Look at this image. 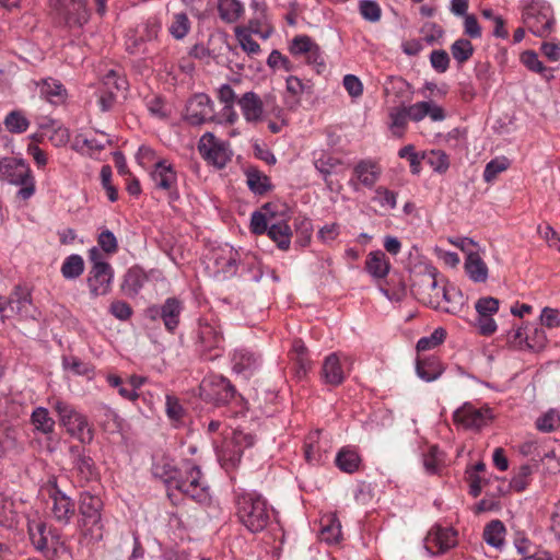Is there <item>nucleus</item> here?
Here are the masks:
<instances>
[{"label": "nucleus", "instance_id": "f257e3e1", "mask_svg": "<svg viewBox=\"0 0 560 560\" xmlns=\"http://www.w3.org/2000/svg\"><path fill=\"white\" fill-rule=\"evenodd\" d=\"M152 474L166 485L168 491L177 490L199 504L207 505L211 501L200 467L189 459L177 467L168 457H162L153 464Z\"/></svg>", "mask_w": 560, "mask_h": 560}, {"label": "nucleus", "instance_id": "f03ea898", "mask_svg": "<svg viewBox=\"0 0 560 560\" xmlns=\"http://www.w3.org/2000/svg\"><path fill=\"white\" fill-rule=\"evenodd\" d=\"M236 516L240 523L253 534L262 532L269 524L273 509L266 498L255 490L234 491Z\"/></svg>", "mask_w": 560, "mask_h": 560}, {"label": "nucleus", "instance_id": "7ed1b4c3", "mask_svg": "<svg viewBox=\"0 0 560 560\" xmlns=\"http://www.w3.org/2000/svg\"><path fill=\"white\" fill-rule=\"evenodd\" d=\"M48 402L56 412L59 425L62 427L71 438L83 444L91 443L94 434L85 415L60 397H51Z\"/></svg>", "mask_w": 560, "mask_h": 560}, {"label": "nucleus", "instance_id": "20e7f679", "mask_svg": "<svg viewBox=\"0 0 560 560\" xmlns=\"http://www.w3.org/2000/svg\"><path fill=\"white\" fill-rule=\"evenodd\" d=\"M103 501L100 495L83 491L79 497V526L82 536L90 542H98L104 537L102 520Z\"/></svg>", "mask_w": 560, "mask_h": 560}, {"label": "nucleus", "instance_id": "39448f33", "mask_svg": "<svg viewBox=\"0 0 560 560\" xmlns=\"http://www.w3.org/2000/svg\"><path fill=\"white\" fill-rule=\"evenodd\" d=\"M0 180L20 186L16 197L21 200H28L36 190L32 171L23 159L13 156L0 159Z\"/></svg>", "mask_w": 560, "mask_h": 560}, {"label": "nucleus", "instance_id": "423d86ee", "mask_svg": "<svg viewBox=\"0 0 560 560\" xmlns=\"http://www.w3.org/2000/svg\"><path fill=\"white\" fill-rule=\"evenodd\" d=\"M27 532L34 548L46 558L52 559L61 547L60 537L47 529L46 523L37 512L26 515Z\"/></svg>", "mask_w": 560, "mask_h": 560}, {"label": "nucleus", "instance_id": "0eeeda50", "mask_svg": "<svg viewBox=\"0 0 560 560\" xmlns=\"http://www.w3.org/2000/svg\"><path fill=\"white\" fill-rule=\"evenodd\" d=\"M101 254L96 247L90 249V259L93 266L89 272L88 287L92 298L106 295L112 290L114 270L112 266L100 259Z\"/></svg>", "mask_w": 560, "mask_h": 560}, {"label": "nucleus", "instance_id": "6e6552de", "mask_svg": "<svg viewBox=\"0 0 560 560\" xmlns=\"http://www.w3.org/2000/svg\"><path fill=\"white\" fill-rule=\"evenodd\" d=\"M201 158L218 170L224 168L232 160L233 151L229 141L217 138L212 132H206L198 141Z\"/></svg>", "mask_w": 560, "mask_h": 560}, {"label": "nucleus", "instance_id": "1a4fd4ad", "mask_svg": "<svg viewBox=\"0 0 560 560\" xmlns=\"http://www.w3.org/2000/svg\"><path fill=\"white\" fill-rule=\"evenodd\" d=\"M224 337L220 324L214 319L201 318L196 329V346L202 353H211L209 359L221 355Z\"/></svg>", "mask_w": 560, "mask_h": 560}, {"label": "nucleus", "instance_id": "9d476101", "mask_svg": "<svg viewBox=\"0 0 560 560\" xmlns=\"http://www.w3.org/2000/svg\"><path fill=\"white\" fill-rule=\"evenodd\" d=\"M492 419V410L489 407H476L471 402H464L453 412L454 424L465 430L480 431Z\"/></svg>", "mask_w": 560, "mask_h": 560}, {"label": "nucleus", "instance_id": "9b49d317", "mask_svg": "<svg viewBox=\"0 0 560 560\" xmlns=\"http://www.w3.org/2000/svg\"><path fill=\"white\" fill-rule=\"evenodd\" d=\"M200 389L206 400L218 406L228 405L236 395L234 385L222 375H210L203 378Z\"/></svg>", "mask_w": 560, "mask_h": 560}, {"label": "nucleus", "instance_id": "f8f14e48", "mask_svg": "<svg viewBox=\"0 0 560 560\" xmlns=\"http://www.w3.org/2000/svg\"><path fill=\"white\" fill-rule=\"evenodd\" d=\"M48 495L51 500V517L61 525L70 524L75 514V504L73 500L57 487L56 478H50L47 482Z\"/></svg>", "mask_w": 560, "mask_h": 560}, {"label": "nucleus", "instance_id": "ddd939ff", "mask_svg": "<svg viewBox=\"0 0 560 560\" xmlns=\"http://www.w3.org/2000/svg\"><path fill=\"white\" fill-rule=\"evenodd\" d=\"M151 178L154 184V188L164 191L171 201L179 198L177 189V173L173 164L166 160L156 161L151 172Z\"/></svg>", "mask_w": 560, "mask_h": 560}, {"label": "nucleus", "instance_id": "4468645a", "mask_svg": "<svg viewBox=\"0 0 560 560\" xmlns=\"http://www.w3.org/2000/svg\"><path fill=\"white\" fill-rule=\"evenodd\" d=\"M280 219L288 220V207L279 202H267L261 210L254 211L250 217V231L256 235H262L272 222Z\"/></svg>", "mask_w": 560, "mask_h": 560}, {"label": "nucleus", "instance_id": "2eb2a0df", "mask_svg": "<svg viewBox=\"0 0 560 560\" xmlns=\"http://www.w3.org/2000/svg\"><path fill=\"white\" fill-rule=\"evenodd\" d=\"M214 106L209 95L195 94L186 105L185 120L192 126H200L214 120Z\"/></svg>", "mask_w": 560, "mask_h": 560}, {"label": "nucleus", "instance_id": "dca6fc26", "mask_svg": "<svg viewBox=\"0 0 560 560\" xmlns=\"http://www.w3.org/2000/svg\"><path fill=\"white\" fill-rule=\"evenodd\" d=\"M183 303L177 298H167L161 306L148 308V316L152 319L160 317L168 331H174L180 319Z\"/></svg>", "mask_w": 560, "mask_h": 560}, {"label": "nucleus", "instance_id": "f3484780", "mask_svg": "<svg viewBox=\"0 0 560 560\" xmlns=\"http://www.w3.org/2000/svg\"><path fill=\"white\" fill-rule=\"evenodd\" d=\"M381 174L382 168L377 162L370 159L361 160L353 167V175L349 180V185L354 190H359V185L371 189L380 179Z\"/></svg>", "mask_w": 560, "mask_h": 560}, {"label": "nucleus", "instance_id": "a211bd4d", "mask_svg": "<svg viewBox=\"0 0 560 560\" xmlns=\"http://www.w3.org/2000/svg\"><path fill=\"white\" fill-rule=\"evenodd\" d=\"M456 533L451 527L434 526L428 533L424 547L432 556L444 553L456 545Z\"/></svg>", "mask_w": 560, "mask_h": 560}, {"label": "nucleus", "instance_id": "6ab92c4d", "mask_svg": "<svg viewBox=\"0 0 560 560\" xmlns=\"http://www.w3.org/2000/svg\"><path fill=\"white\" fill-rule=\"evenodd\" d=\"M232 371L249 378L260 366V357L246 348H237L231 355Z\"/></svg>", "mask_w": 560, "mask_h": 560}, {"label": "nucleus", "instance_id": "aec40b11", "mask_svg": "<svg viewBox=\"0 0 560 560\" xmlns=\"http://www.w3.org/2000/svg\"><path fill=\"white\" fill-rule=\"evenodd\" d=\"M349 358L341 355L338 352L330 353L323 362L322 378L325 384L338 386L346 378L345 364L348 363Z\"/></svg>", "mask_w": 560, "mask_h": 560}, {"label": "nucleus", "instance_id": "412c9836", "mask_svg": "<svg viewBox=\"0 0 560 560\" xmlns=\"http://www.w3.org/2000/svg\"><path fill=\"white\" fill-rule=\"evenodd\" d=\"M10 314L22 318H35L37 311L32 303L30 291L25 287L16 285L8 299Z\"/></svg>", "mask_w": 560, "mask_h": 560}, {"label": "nucleus", "instance_id": "4be33fe9", "mask_svg": "<svg viewBox=\"0 0 560 560\" xmlns=\"http://www.w3.org/2000/svg\"><path fill=\"white\" fill-rule=\"evenodd\" d=\"M237 104L244 119L249 124H257L264 119V103L258 94L246 92L238 98Z\"/></svg>", "mask_w": 560, "mask_h": 560}, {"label": "nucleus", "instance_id": "5701e85b", "mask_svg": "<svg viewBox=\"0 0 560 560\" xmlns=\"http://www.w3.org/2000/svg\"><path fill=\"white\" fill-rule=\"evenodd\" d=\"M40 96L52 105H61L67 101L68 92L57 79L46 78L37 83Z\"/></svg>", "mask_w": 560, "mask_h": 560}, {"label": "nucleus", "instance_id": "b1692460", "mask_svg": "<svg viewBox=\"0 0 560 560\" xmlns=\"http://www.w3.org/2000/svg\"><path fill=\"white\" fill-rule=\"evenodd\" d=\"M409 119L412 121H421L429 116L433 121H442L445 119L444 109L433 102H417L410 106H406Z\"/></svg>", "mask_w": 560, "mask_h": 560}, {"label": "nucleus", "instance_id": "393cba45", "mask_svg": "<svg viewBox=\"0 0 560 560\" xmlns=\"http://www.w3.org/2000/svg\"><path fill=\"white\" fill-rule=\"evenodd\" d=\"M148 281V276L138 266L127 270L120 284L121 292L128 298H136Z\"/></svg>", "mask_w": 560, "mask_h": 560}, {"label": "nucleus", "instance_id": "a878e982", "mask_svg": "<svg viewBox=\"0 0 560 560\" xmlns=\"http://www.w3.org/2000/svg\"><path fill=\"white\" fill-rule=\"evenodd\" d=\"M444 372V366L434 355L419 357L416 363V373L424 382L438 380Z\"/></svg>", "mask_w": 560, "mask_h": 560}, {"label": "nucleus", "instance_id": "bb28decb", "mask_svg": "<svg viewBox=\"0 0 560 560\" xmlns=\"http://www.w3.org/2000/svg\"><path fill=\"white\" fill-rule=\"evenodd\" d=\"M265 234L276 243L277 247L281 250H288L291 246L292 230L288 224V220L280 219L279 222H272L268 225Z\"/></svg>", "mask_w": 560, "mask_h": 560}, {"label": "nucleus", "instance_id": "cd10ccee", "mask_svg": "<svg viewBox=\"0 0 560 560\" xmlns=\"http://www.w3.org/2000/svg\"><path fill=\"white\" fill-rule=\"evenodd\" d=\"M365 270L374 279H384L390 270V262L382 250L371 252L365 260Z\"/></svg>", "mask_w": 560, "mask_h": 560}, {"label": "nucleus", "instance_id": "c85d7f7f", "mask_svg": "<svg viewBox=\"0 0 560 560\" xmlns=\"http://www.w3.org/2000/svg\"><path fill=\"white\" fill-rule=\"evenodd\" d=\"M436 276H438V270L434 267L428 268L427 272L421 276L419 285L421 288H424L428 290L436 291V294H435L436 296H439V294L442 293V295L446 302H451L456 296L460 301L463 296L455 289H446V288L440 289L439 288V285H438L439 282H438Z\"/></svg>", "mask_w": 560, "mask_h": 560}, {"label": "nucleus", "instance_id": "c756f323", "mask_svg": "<svg viewBox=\"0 0 560 560\" xmlns=\"http://www.w3.org/2000/svg\"><path fill=\"white\" fill-rule=\"evenodd\" d=\"M464 268L469 277V279L474 282H486L489 276V270L479 255L478 252L469 253L464 262Z\"/></svg>", "mask_w": 560, "mask_h": 560}, {"label": "nucleus", "instance_id": "7c9ffc66", "mask_svg": "<svg viewBox=\"0 0 560 560\" xmlns=\"http://www.w3.org/2000/svg\"><path fill=\"white\" fill-rule=\"evenodd\" d=\"M30 421L36 433L48 436L55 431L56 421L45 407H36L31 413Z\"/></svg>", "mask_w": 560, "mask_h": 560}, {"label": "nucleus", "instance_id": "2f4dec72", "mask_svg": "<svg viewBox=\"0 0 560 560\" xmlns=\"http://www.w3.org/2000/svg\"><path fill=\"white\" fill-rule=\"evenodd\" d=\"M246 183L252 192L255 195H265L271 190L272 184L270 178L259 171L257 167H247L245 170Z\"/></svg>", "mask_w": 560, "mask_h": 560}, {"label": "nucleus", "instance_id": "473e14b6", "mask_svg": "<svg viewBox=\"0 0 560 560\" xmlns=\"http://www.w3.org/2000/svg\"><path fill=\"white\" fill-rule=\"evenodd\" d=\"M243 450L233 441H225L218 452V458L225 470L234 469L241 463Z\"/></svg>", "mask_w": 560, "mask_h": 560}, {"label": "nucleus", "instance_id": "72a5a7b5", "mask_svg": "<svg viewBox=\"0 0 560 560\" xmlns=\"http://www.w3.org/2000/svg\"><path fill=\"white\" fill-rule=\"evenodd\" d=\"M386 95H394L398 103H405L411 98V85L400 77H388L384 84Z\"/></svg>", "mask_w": 560, "mask_h": 560}, {"label": "nucleus", "instance_id": "f704fd0d", "mask_svg": "<svg viewBox=\"0 0 560 560\" xmlns=\"http://www.w3.org/2000/svg\"><path fill=\"white\" fill-rule=\"evenodd\" d=\"M234 32L240 46L249 57H254L260 52L259 44L252 37V34L258 31L252 26V23H249L248 27L236 26Z\"/></svg>", "mask_w": 560, "mask_h": 560}, {"label": "nucleus", "instance_id": "c9c22d12", "mask_svg": "<svg viewBox=\"0 0 560 560\" xmlns=\"http://www.w3.org/2000/svg\"><path fill=\"white\" fill-rule=\"evenodd\" d=\"M19 523L20 516L14 502L0 493V526L13 529L18 527Z\"/></svg>", "mask_w": 560, "mask_h": 560}, {"label": "nucleus", "instance_id": "e433bc0d", "mask_svg": "<svg viewBox=\"0 0 560 560\" xmlns=\"http://www.w3.org/2000/svg\"><path fill=\"white\" fill-rule=\"evenodd\" d=\"M388 127L393 136L401 138L405 135L408 125V113L406 106H394L388 112Z\"/></svg>", "mask_w": 560, "mask_h": 560}, {"label": "nucleus", "instance_id": "4c0bfd02", "mask_svg": "<svg viewBox=\"0 0 560 560\" xmlns=\"http://www.w3.org/2000/svg\"><path fill=\"white\" fill-rule=\"evenodd\" d=\"M66 10V22L70 27H82L90 19V13L86 9V0H79Z\"/></svg>", "mask_w": 560, "mask_h": 560}, {"label": "nucleus", "instance_id": "58836bf2", "mask_svg": "<svg viewBox=\"0 0 560 560\" xmlns=\"http://www.w3.org/2000/svg\"><path fill=\"white\" fill-rule=\"evenodd\" d=\"M361 458L355 451L341 448L336 456L335 464L343 472L353 474L359 469Z\"/></svg>", "mask_w": 560, "mask_h": 560}, {"label": "nucleus", "instance_id": "ea45409f", "mask_svg": "<svg viewBox=\"0 0 560 560\" xmlns=\"http://www.w3.org/2000/svg\"><path fill=\"white\" fill-rule=\"evenodd\" d=\"M521 62L532 72L539 73L546 81L555 78L552 70L546 68L539 60L537 52L534 50H526L521 55Z\"/></svg>", "mask_w": 560, "mask_h": 560}, {"label": "nucleus", "instance_id": "a19ab883", "mask_svg": "<svg viewBox=\"0 0 560 560\" xmlns=\"http://www.w3.org/2000/svg\"><path fill=\"white\" fill-rule=\"evenodd\" d=\"M19 406L8 397L0 398V434L2 438L8 433V428L14 429L10 422L18 418Z\"/></svg>", "mask_w": 560, "mask_h": 560}, {"label": "nucleus", "instance_id": "79ce46f5", "mask_svg": "<svg viewBox=\"0 0 560 560\" xmlns=\"http://www.w3.org/2000/svg\"><path fill=\"white\" fill-rule=\"evenodd\" d=\"M219 16L226 23L236 22L244 13V7L238 0H219Z\"/></svg>", "mask_w": 560, "mask_h": 560}, {"label": "nucleus", "instance_id": "37998d69", "mask_svg": "<svg viewBox=\"0 0 560 560\" xmlns=\"http://www.w3.org/2000/svg\"><path fill=\"white\" fill-rule=\"evenodd\" d=\"M74 468L81 480L89 482L97 479L98 471L94 460L84 454H79L74 462Z\"/></svg>", "mask_w": 560, "mask_h": 560}, {"label": "nucleus", "instance_id": "c03bdc74", "mask_svg": "<svg viewBox=\"0 0 560 560\" xmlns=\"http://www.w3.org/2000/svg\"><path fill=\"white\" fill-rule=\"evenodd\" d=\"M505 527L499 520L491 521L483 530L485 541L494 548H501L504 544Z\"/></svg>", "mask_w": 560, "mask_h": 560}, {"label": "nucleus", "instance_id": "a18cd8bd", "mask_svg": "<svg viewBox=\"0 0 560 560\" xmlns=\"http://www.w3.org/2000/svg\"><path fill=\"white\" fill-rule=\"evenodd\" d=\"M342 164L341 160L330 153L320 152L318 158L314 159L315 168L322 174L325 182Z\"/></svg>", "mask_w": 560, "mask_h": 560}, {"label": "nucleus", "instance_id": "49530a36", "mask_svg": "<svg viewBox=\"0 0 560 560\" xmlns=\"http://www.w3.org/2000/svg\"><path fill=\"white\" fill-rule=\"evenodd\" d=\"M61 275L67 280L79 278L84 271V260L78 254L68 256L61 265Z\"/></svg>", "mask_w": 560, "mask_h": 560}, {"label": "nucleus", "instance_id": "de8ad7c7", "mask_svg": "<svg viewBox=\"0 0 560 560\" xmlns=\"http://www.w3.org/2000/svg\"><path fill=\"white\" fill-rule=\"evenodd\" d=\"M526 23L529 32L537 37L548 36L553 26V21L545 14L530 16Z\"/></svg>", "mask_w": 560, "mask_h": 560}, {"label": "nucleus", "instance_id": "09e8293b", "mask_svg": "<svg viewBox=\"0 0 560 560\" xmlns=\"http://www.w3.org/2000/svg\"><path fill=\"white\" fill-rule=\"evenodd\" d=\"M511 165V161L504 156H497L489 161L483 170V180L486 183H492L499 174L505 172Z\"/></svg>", "mask_w": 560, "mask_h": 560}, {"label": "nucleus", "instance_id": "8fccbe9b", "mask_svg": "<svg viewBox=\"0 0 560 560\" xmlns=\"http://www.w3.org/2000/svg\"><path fill=\"white\" fill-rule=\"evenodd\" d=\"M165 412L168 420L175 427L182 424L186 416V410L182 406L179 399L176 396L170 394L165 397Z\"/></svg>", "mask_w": 560, "mask_h": 560}, {"label": "nucleus", "instance_id": "3c124183", "mask_svg": "<svg viewBox=\"0 0 560 560\" xmlns=\"http://www.w3.org/2000/svg\"><path fill=\"white\" fill-rule=\"evenodd\" d=\"M398 156L400 159H406L409 162L412 175H419L421 173V163L424 161V151L417 152L413 144H407L399 149Z\"/></svg>", "mask_w": 560, "mask_h": 560}, {"label": "nucleus", "instance_id": "603ef678", "mask_svg": "<svg viewBox=\"0 0 560 560\" xmlns=\"http://www.w3.org/2000/svg\"><path fill=\"white\" fill-rule=\"evenodd\" d=\"M341 538V524L335 517H328L322 523L320 539L327 544H337Z\"/></svg>", "mask_w": 560, "mask_h": 560}, {"label": "nucleus", "instance_id": "864d4df0", "mask_svg": "<svg viewBox=\"0 0 560 560\" xmlns=\"http://www.w3.org/2000/svg\"><path fill=\"white\" fill-rule=\"evenodd\" d=\"M424 161L439 174H444L450 167L448 155L442 150L424 151Z\"/></svg>", "mask_w": 560, "mask_h": 560}, {"label": "nucleus", "instance_id": "5fc2aeb1", "mask_svg": "<svg viewBox=\"0 0 560 560\" xmlns=\"http://www.w3.org/2000/svg\"><path fill=\"white\" fill-rule=\"evenodd\" d=\"M526 350L539 351L545 348L547 343V335L541 327L536 325H526Z\"/></svg>", "mask_w": 560, "mask_h": 560}, {"label": "nucleus", "instance_id": "6e6d98bb", "mask_svg": "<svg viewBox=\"0 0 560 560\" xmlns=\"http://www.w3.org/2000/svg\"><path fill=\"white\" fill-rule=\"evenodd\" d=\"M7 130L11 133H23L30 127L26 116L20 110L10 112L3 121Z\"/></svg>", "mask_w": 560, "mask_h": 560}, {"label": "nucleus", "instance_id": "4d7b16f0", "mask_svg": "<svg viewBox=\"0 0 560 560\" xmlns=\"http://www.w3.org/2000/svg\"><path fill=\"white\" fill-rule=\"evenodd\" d=\"M108 385L116 388L119 396L129 401H136L139 398L138 392H135L132 387L128 385V381L125 382L120 376L109 374L106 377Z\"/></svg>", "mask_w": 560, "mask_h": 560}, {"label": "nucleus", "instance_id": "13d9d810", "mask_svg": "<svg viewBox=\"0 0 560 560\" xmlns=\"http://www.w3.org/2000/svg\"><path fill=\"white\" fill-rule=\"evenodd\" d=\"M320 431L311 432L304 444L305 459L311 463H319L322 460L320 446L318 444Z\"/></svg>", "mask_w": 560, "mask_h": 560}, {"label": "nucleus", "instance_id": "bf43d9fd", "mask_svg": "<svg viewBox=\"0 0 560 560\" xmlns=\"http://www.w3.org/2000/svg\"><path fill=\"white\" fill-rule=\"evenodd\" d=\"M81 142L82 147L91 152L103 151L107 145H110L112 140L109 136L103 131H97L95 136L84 137L82 140L77 138V143Z\"/></svg>", "mask_w": 560, "mask_h": 560}, {"label": "nucleus", "instance_id": "052dcab7", "mask_svg": "<svg viewBox=\"0 0 560 560\" xmlns=\"http://www.w3.org/2000/svg\"><path fill=\"white\" fill-rule=\"evenodd\" d=\"M451 52L458 63H464L472 56L474 46L468 39L459 38L452 44Z\"/></svg>", "mask_w": 560, "mask_h": 560}, {"label": "nucleus", "instance_id": "680f3d73", "mask_svg": "<svg viewBox=\"0 0 560 560\" xmlns=\"http://www.w3.org/2000/svg\"><path fill=\"white\" fill-rule=\"evenodd\" d=\"M190 30V22L186 13H176L170 25V33L176 39H183Z\"/></svg>", "mask_w": 560, "mask_h": 560}, {"label": "nucleus", "instance_id": "e2e57ef3", "mask_svg": "<svg viewBox=\"0 0 560 560\" xmlns=\"http://www.w3.org/2000/svg\"><path fill=\"white\" fill-rule=\"evenodd\" d=\"M445 338H446V330L442 327H439V328L434 329V331L430 336L422 337L418 340L417 350L418 351H427V350L433 349V348L440 346L441 343H443Z\"/></svg>", "mask_w": 560, "mask_h": 560}, {"label": "nucleus", "instance_id": "0e129e2a", "mask_svg": "<svg viewBox=\"0 0 560 560\" xmlns=\"http://www.w3.org/2000/svg\"><path fill=\"white\" fill-rule=\"evenodd\" d=\"M315 44L308 35H296L289 45V51L293 56H305Z\"/></svg>", "mask_w": 560, "mask_h": 560}, {"label": "nucleus", "instance_id": "69168bd1", "mask_svg": "<svg viewBox=\"0 0 560 560\" xmlns=\"http://www.w3.org/2000/svg\"><path fill=\"white\" fill-rule=\"evenodd\" d=\"M533 468L529 465H522L510 481V487L516 492L524 491L530 481Z\"/></svg>", "mask_w": 560, "mask_h": 560}, {"label": "nucleus", "instance_id": "338daca9", "mask_svg": "<svg viewBox=\"0 0 560 560\" xmlns=\"http://www.w3.org/2000/svg\"><path fill=\"white\" fill-rule=\"evenodd\" d=\"M359 12L364 20L372 23L378 22L382 14L381 7L374 0H361L359 2Z\"/></svg>", "mask_w": 560, "mask_h": 560}, {"label": "nucleus", "instance_id": "774afa93", "mask_svg": "<svg viewBox=\"0 0 560 560\" xmlns=\"http://www.w3.org/2000/svg\"><path fill=\"white\" fill-rule=\"evenodd\" d=\"M560 425V415L549 410L536 420V427L542 432H552Z\"/></svg>", "mask_w": 560, "mask_h": 560}]
</instances>
